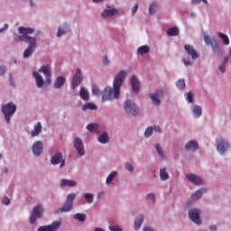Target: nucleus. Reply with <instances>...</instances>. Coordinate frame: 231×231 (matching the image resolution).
I'll list each match as a JSON object with an SVG mask.
<instances>
[{
    "mask_svg": "<svg viewBox=\"0 0 231 231\" xmlns=\"http://www.w3.org/2000/svg\"><path fill=\"white\" fill-rule=\"evenodd\" d=\"M127 73L125 70H121L114 79L113 88L106 87L102 94L103 102L113 101L120 97V88L124 85Z\"/></svg>",
    "mask_w": 231,
    "mask_h": 231,
    "instance_id": "1",
    "label": "nucleus"
},
{
    "mask_svg": "<svg viewBox=\"0 0 231 231\" xmlns=\"http://www.w3.org/2000/svg\"><path fill=\"white\" fill-rule=\"evenodd\" d=\"M18 32L22 34L18 37V41L29 44L27 49L23 51V59H28V57L35 51V48H37V39L28 36L33 33L35 30L28 27H19Z\"/></svg>",
    "mask_w": 231,
    "mask_h": 231,
    "instance_id": "2",
    "label": "nucleus"
},
{
    "mask_svg": "<svg viewBox=\"0 0 231 231\" xmlns=\"http://www.w3.org/2000/svg\"><path fill=\"white\" fill-rule=\"evenodd\" d=\"M15 111H17V106L14 103H7L2 106V113L5 115L7 124H10V118L15 115Z\"/></svg>",
    "mask_w": 231,
    "mask_h": 231,
    "instance_id": "3",
    "label": "nucleus"
},
{
    "mask_svg": "<svg viewBox=\"0 0 231 231\" xmlns=\"http://www.w3.org/2000/svg\"><path fill=\"white\" fill-rule=\"evenodd\" d=\"M124 107L125 113H127V115H131L132 116H136V115L140 113V109L132 100H126L125 102Z\"/></svg>",
    "mask_w": 231,
    "mask_h": 231,
    "instance_id": "4",
    "label": "nucleus"
},
{
    "mask_svg": "<svg viewBox=\"0 0 231 231\" xmlns=\"http://www.w3.org/2000/svg\"><path fill=\"white\" fill-rule=\"evenodd\" d=\"M73 201H75V194L70 193L68 195L65 204L61 208L56 211V214H60V212H69L73 208Z\"/></svg>",
    "mask_w": 231,
    "mask_h": 231,
    "instance_id": "5",
    "label": "nucleus"
},
{
    "mask_svg": "<svg viewBox=\"0 0 231 231\" xmlns=\"http://www.w3.org/2000/svg\"><path fill=\"white\" fill-rule=\"evenodd\" d=\"M42 205H37L33 208L32 213L30 217V223L31 225H33L37 219L42 217Z\"/></svg>",
    "mask_w": 231,
    "mask_h": 231,
    "instance_id": "6",
    "label": "nucleus"
},
{
    "mask_svg": "<svg viewBox=\"0 0 231 231\" xmlns=\"http://www.w3.org/2000/svg\"><path fill=\"white\" fill-rule=\"evenodd\" d=\"M201 215V210L198 208H191L189 211V217L193 221V223H196V225H201V217L199 216Z\"/></svg>",
    "mask_w": 231,
    "mask_h": 231,
    "instance_id": "7",
    "label": "nucleus"
},
{
    "mask_svg": "<svg viewBox=\"0 0 231 231\" xmlns=\"http://www.w3.org/2000/svg\"><path fill=\"white\" fill-rule=\"evenodd\" d=\"M203 37H204V42L208 46H211L214 53H216L217 50H219V44H217V42L216 41V39L210 38V36H208V34H204Z\"/></svg>",
    "mask_w": 231,
    "mask_h": 231,
    "instance_id": "8",
    "label": "nucleus"
},
{
    "mask_svg": "<svg viewBox=\"0 0 231 231\" xmlns=\"http://www.w3.org/2000/svg\"><path fill=\"white\" fill-rule=\"evenodd\" d=\"M40 73H43L46 78V84H51V67L44 65L39 69Z\"/></svg>",
    "mask_w": 231,
    "mask_h": 231,
    "instance_id": "9",
    "label": "nucleus"
},
{
    "mask_svg": "<svg viewBox=\"0 0 231 231\" xmlns=\"http://www.w3.org/2000/svg\"><path fill=\"white\" fill-rule=\"evenodd\" d=\"M228 149H230V143L225 139H221L217 144V151H218L220 154H225Z\"/></svg>",
    "mask_w": 231,
    "mask_h": 231,
    "instance_id": "10",
    "label": "nucleus"
},
{
    "mask_svg": "<svg viewBox=\"0 0 231 231\" xmlns=\"http://www.w3.org/2000/svg\"><path fill=\"white\" fill-rule=\"evenodd\" d=\"M51 163L52 165H59L60 163V168L62 169L66 165V160H62V153H56L51 157Z\"/></svg>",
    "mask_w": 231,
    "mask_h": 231,
    "instance_id": "11",
    "label": "nucleus"
},
{
    "mask_svg": "<svg viewBox=\"0 0 231 231\" xmlns=\"http://www.w3.org/2000/svg\"><path fill=\"white\" fill-rule=\"evenodd\" d=\"M184 50H185L186 53L189 57H191V59H193V60H196V59H199V54L198 53V51H196V49H194V46H192L190 44H185Z\"/></svg>",
    "mask_w": 231,
    "mask_h": 231,
    "instance_id": "12",
    "label": "nucleus"
},
{
    "mask_svg": "<svg viewBox=\"0 0 231 231\" xmlns=\"http://www.w3.org/2000/svg\"><path fill=\"white\" fill-rule=\"evenodd\" d=\"M58 228H60V221H54L48 226H41L38 231H56Z\"/></svg>",
    "mask_w": 231,
    "mask_h": 231,
    "instance_id": "13",
    "label": "nucleus"
},
{
    "mask_svg": "<svg viewBox=\"0 0 231 231\" xmlns=\"http://www.w3.org/2000/svg\"><path fill=\"white\" fill-rule=\"evenodd\" d=\"M74 147L76 151H78L79 156H84L86 152H84V143L80 138H74Z\"/></svg>",
    "mask_w": 231,
    "mask_h": 231,
    "instance_id": "14",
    "label": "nucleus"
},
{
    "mask_svg": "<svg viewBox=\"0 0 231 231\" xmlns=\"http://www.w3.org/2000/svg\"><path fill=\"white\" fill-rule=\"evenodd\" d=\"M82 82V71L80 69H77L76 74L74 75L72 79V87L73 88H79L80 86V83Z\"/></svg>",
    "mask_w": 231,
    "mask_h": 231,
    "instance_id": "15",
    "label": "nucleus"
},
{
    "mask_svg": "<svg viewBox=\"0 0 231 231\" xmlns=\"http://www.w3.org/2000/svg\"><path fill=\"white\" fill-rule=\"evenodd\" d=\"M162 95H163V90H158L157 92L149 95V98H151L153 106H160V97H162Z\"/></svg>",
    "mask_w": 231,
    "mask_h": 231,
    "instance_id": "16",
    "label": "nucleus"
},
{
    "mask_svg": "<svg viewBox=\"0 0 231 231\" xmlns=\"http://www.w3.org/2000/svg\"><path fill=\"white\" fill-rule=\"evenodd\" d=\"M44 147V144L41 141H37L32 145V152L34 156H41L42 154V149Z\"/></svg>",
    "mask_w": 231,
    "mask_h": 231,
    "instance_id": "17",
    "label": "nucleus"
},
{
    "mask_svg": "<svg viewBox=\"0 0 231 231\" xmlns=\"http://www.w3.org/2000/svg\"><path fill=\"white\" fill-rule=\"evenodd\" d=\"M130 84L132 86V89L134 93H139L140 91V80L136 76L133 75L130 79Z\"/></svg>",
    "mask_w": 231,
    "mask_h": 231,
    "instance_id": "18",
    "label": "nucleus"
},
{
    "mask_svg": "<svg viewBox=\"0 0 231 231\" xmlns=\"http://www.w3.org/2000/svg\"><path fill=\"white\" fill-rule=\"evenodd\" d=\"M186 178L189 181H190L191 183H194V185L203 184V180L200 177L196 176L194 174H189L186 176Z\"/></svg>",
    "mask_w": 231,
    "mask_h": 231,
    "instance_id": "19",
    "label": "nucleus"
},
{
    "mask_svg": "<svg viewBox=\"0 0 231 231\" xmlns=\"http://www.w3.org/2000/svg\"><path fill=\"white\" fill-rule=\"evenodd\" d=\"M32 75L36 80L37 88H42V86H44V79H42V76H41L37 71H33Z\"/></svg>",
    "mask_w": 231,
    "mask_h": 231,
    "instance_id": "20",
    "label": "nucleus"
},
{
    "mask_svg": "<svg viewBox=\"0 0 231 231\" xmlns=\"http://www.w3.org/2000/svg\"><path fill=\"white\" fill-rule=\"evenodd\" d=\"M60 185L61 188H64V187H77V181L63 179V180H61Z\"/></svg>",
    "mask_w": 231,
    "mask_h": 231,
    "instance_id": "21",
    "label": "nucleus"
},
{
    "mask_svg": "<svg viewBox=\"0 0 231 231\" xmlns=\"http://www.w3.org/2000/svg\"><path fill=\"white\" fill-rule=\"evenodd\" d=\"M102 17H113V15H118V11L115 8L106 9L101 14Z\"/></svg>",
    "mask_w": 231,
    "mask_h": 231,
    "instance_id": "22",
    "label": "nucleus"
},
{
    "mask_svg": "<svg viewBox=\"0 0 231 231\" xmlns=\"http://www.w3.org/2000/svg\"><path fill=\"white\" fill-rule=\"evenodd\" d=\"M87 129L90 133H97V134L101 133L100 125H98L97 124H93L92 123V124L87 125Z\"/></svg>",
    "mask_w": 231,
    "mask_h": 231,
    "instance_id": "23",
    "label": "nucleus"
},
{
    "mask_svg": "<svg viewBox=\"0 0 231 231\" xmlns=\"http://www.w3.org/2000/svg\"><path fill=\"white\" fill-rule=\"evenodd\" d=\"M65 83H66V79L62 76H60L55 80L54 88L56 89H60V88H62V86H64Z\"/></svg>",
    "mask_w": 231,
    "mask_h": 231,
    "instance_id": "24",
    "label": "nucleus"
},
{
    "mask_svg": "<svg viewBox=\"0 0 231 231\" xmlns=\"http://www.w3.org/2000/svg\"><path fill=\"white\" fill-rule=\"evenodd\" d=\"M41 131H42V125H41V122H38L37 125H34V130L31 132V136H39V134H41Z\"/></svg>",
    "mask_w": 231,
    "mask_h": 231,
    "instance_id": "25",
    "label": "nucleus"
},
{
    "mask_svg": "<svg viewBox=\"0 0 231 231\" xmlns=\"http://www.w3.org/2000/svg\"><path fill=\"white\" fill-rule=\"evenodd\" d=\"M199 148L198 142L196 141H189L186 145L185 149L186 151H197Z\"/></svg>",
    "mask_w": 231,
    "mask_h": 231,
    "instance_id": "26",
    "label": "nucleus"
},
{
    "mask_svg": "<svg viewBox=\"0 0 231 231\" xmlns=\"http://www.w3.org/2000/svg\"><path fill=\"white\" fill-rule=\"evenodd\" d=\"M68 32H69V27L67 24H64L63 26L59 27L57 37H62V35H65Z\"/></svg>",
    "mask_w": 231,
    "mask_h": 231,
    "instance_id": "27",
    "label": "nucleus"
},
{
    "mask_svg": "<svg viewBox=\"0 0 231 231\" xmlns=\"http://www.w3.org/2000/svg\"><path fill=\"white\" fill-rule=\"evenodd\" d=\"M167 35L169 37H176V35H180V29L178 27H171L167 30Z\"/></svg>",
    "mask_w": 231,
    "mask_h": 231,
    "instance_id": "28",
    "label": "nucleus"
},
{
    "mask_svg": "<svg viewBox=\"0 0 231 231\" xmlns=\"http://www.w3.org/2000/svg\"><path fill=\"white\" fill-rule=\"evenodd\" d=\"M193 115L196 118H199V116L203 115V109L201 108V106L195 105L193 106Z\"/></svg>",
    "mask_w": 231,
    "mask_h": 231,
    "instance_id": "29",
    "label": "nucleus"
},
{
    "mask_svg": "<svg viewBox=\"0 0 231 231\" xmlns=\"http://www.w3.org/2000/svg\"><path fill=\"white\" fill-rule=\"evenodd\" d=\"M205 192H207L206 189H200L199 190H197L193 195H192V199L193 201H196V199H199V198H201V196H203V194H205Z\"/></svg>",
    "mask_w": 231,
    "mask_h": 231,
    "instance_id": "30",
    "label": "nucleus"
},
{
    "mask_svg": "<svg viewBox=\"0 0 231 231\" xmlns=\"http://www.w3.org/2000/svg\"><path fill=\"white\" fill-rule=\"evenodd\" d=\"M79 97L82 98V100H85L86 102L89 100V93H88V90H86L84 88H80Z\"/></svg>",
    "mask_w": 231,
    "mask_h": 231,
    "instance_id": "31",
    "label": "nucleus"
},
{
    "mask_svg": "<svg viewBox=\"0 0 231 231\" xmlns=\"http://www.w3.org/2000/svg\"><path fill=\"white\" fill-rule=\"evenodd\" d=\"M98 142L100 143H107L109 142V136L107 135V133H103L98 136Z\"/></svg>",
    "mask_w": 231,
    "mask_h": 231,
    "instance_id": "32",
    "label": "nucleus"
},
{
    "mask_svg": "<svg viewBox=\"0 0 231 231\" xmlns=\"http://www.w3.org/2000/svg\"><path fill=\"white\" fill-rule=\"evenodd\" d=\"M160 178L162 181H166L169 179V173L167 172V169L162 168L160 171Z\"/></svg>",
    "mask_w": 231,
    "mask_h": 231,
    "instance_id": "33",
    "label": "nucleus"
},
{
    "mask_svg": "<svg viewBox=\"0 0 231 231\" xmlns=\"http://www.w3.org/2000/svg\"><path fill=\"white\" fill-rule=\"evenodd\" d=\"M88 109L95 111L97 109V105L93 103H87L82 106V111H88Z\"/></svg>",
    "mask_w": 231,
    "mask_h": 231,
    "instance_id": "34",
    "label": "nucleus"
},
{
    "mask_svg": "<svg viewBox=\"0 0 231 231\" xmlns=\"http://www.w3.org/2000/svg\"><path fill=\"white\" fill-rule=\"evenodd\" d=\"M218 37L222 39L224 44L226 46H228L230 44V40L228 39V36L226 34H224L223 32H217Z\"/></svg>",
    "mask_w": 231,
    "mask_h": 231,
    "instance_id": "35",
    "label": "nucleus"
},
{
    "mask_svg": "<svg viewBox=\"0 0 231 231\" xmlns=\"http://www.w3.org/2000/svg\"><path fill=\"white\" fill-rule=\"evenodd\" d=\"M150 48H149V46H147V45H143V46H141V47H139L138 49H137V52L140 54V55H143L144 53H149V51H150Z\"/></svg>",
    "mask_w": 231,
    "mask_h": 231,
    "instance_id": "36",
    "label": "nucleus"
},
{
    "mask_svg": "<svg viewBox=\"0 0 231 231\" xmlns=\"http://www.w3.org/2000/svg\"><path fill=\"white\" fill-rule=\"evenodd\" d=\"M73 217L80 222L86 221V214H83V213L75 214L73 215Z\"/></svg>",
    "mask_w": 231,
    "mask_h": 231,
    "instance_id": "37",
    "label": "nucleus"
},
{
    "mask_svg": "<svg viewBox=\"0 0 231 231\" xmlns=\"http://www.w3.org/2000/svg\"><path fill=\"white\" fill-rule=\"evenodd\" d=\"M156 152H158L159 156L164 160L165 159V153H163V150H162V146H160L159 143L155 144Z\"/></svg>",
    "mask_w": 231,
    "mask_h": 231,
    "instance_id": "38",
    "label": "nucleus"
},
{
    "mask_svg": "<svg viewBox=\"0 0 231 231\" xmlns=\"http://www.w3.org/2000/svg\"><path fill=\"white\" fill-rule=\"evenodd\" d=\"M116 171H112L106 178V184L109 185V183H111V181H113V180H115V178H116Z\"/></svg>",
    "mask_w": 231,
    "mask_h": 231,
    "instance_id": "39",
    "label": "nucleus"
},
{
    "mask_svg": "<svg viewBox=\"0 0 231 231\" xmlns=\"http://www.w3.org/2000/svg\"><path fill=\"white\" fill-rule=\"evenodd\" d=\"M143 223V217L141 216L138 219V221L134 222V228L135 230H138L142 226V224Z\"/></svg>",
    "mask_w": 231,
    "mask_h": 231,
    "instance_id": "40",
    "label": "nucleus"
},
{
    "mask_svg": "<svg viewBox=\"0 0 231 231\" xmlns=\"http://www.w3.org/2000/svg\"><path fill=\"white\" fill-rule=\"evenodd\" d=\"M176 86L179 89H185V79H179Z\"/></svg>",
    "mask_w": 231,
    "mask_h": 231,
    "instance_id": "41",
    "label": "nucleus"
},
{
    "mask_svg": "<svg viewBox=\"0 0 231 231\" xmlns=\"http://www.w3.org/2000/svg\"><path fill=\"white\" fill-rule=\"evenodd\" d=\"M84 199H86L87 203H93V194L86 193L84 195Z\"/></svg>",
    "mask_w": 231,
    "mask_h": 231,
    "instance_id": "42",
    "label": "nucleus"
},
{
    "mask_svg": "<svg viewBox=\"0 0 231 231\" xmlns=\"http://www.w3.org/2000/svg\"><path fill=\"white\" fill-rule=\"evenodd\" d=\"M152 126H149L148 128H146L145 132H144V136L145 138H149V136L152 135Z\"/></svg>",
    "mask_w": 231,
    "mask_h": 231,
    "instance_id": "43",
    "label": "nucleus"
},
{
    "mask_svg": "<svg viewBox=\"0 0 231 231\" xmlns=\"http://www.w3.org/2000/svg\"><path fill=\"white\" fill-rule=\"evenodd\" d=\"M186 100L192 104L194 102V96H192V92L186 93Z\"/></svg>",
    "mask_w": 231,
    "mask_h": 231,
    "instance_id": "44",
    "label": "nucleus"
},
{
    "mask_svg": "<svg viewBox=\"0 0 231 231\" xmlns=\"http://www.w3.org/2000/svg\"><path fill=\"white\" fill-rule=\"evenodd\" d=\"M92 93L96 96L100 95V89L98 88V87H97V85L92 86Z\"/></svg>",
    "mask_w": 231,
    "mask_h": 231,
    "instance_id": "45",
    "label": "nucleus"
},
{
    "mask_svg": "<svg viewBox=\"0 0 231 231\" xmlns=\"http://www.w3.org/2000/svg\"><path fill=\"white\" fill-rule=\"evenodd\" d=\"M109 230H111V231H123L122 227H120L119 226H116V225H110L109 226Z\"/></svg>",
    "mask_w": 231,
    "mask_h": 231,
    "instance_id": "46",
    "label": "nucleus"
},
{
    "mask_svg": "<svg viewBox=\"0 0 231 231\" xmlns=\"http://www.w3.org/2000/svg\"><path fill=\"white\" fill-rule=\"evenodd\" d=\"M156 4H151L149 6V14H154L156 12Z\"/></svg>",
    "mask_w": 231,
    "mask_h": 231,
    "instance_id": "47",
    "label": "nucleus"
},
{
    "mask_svg": "<svg viewBox=\"0 0 231 231\" xmlns=\"http://www.w3.org/2000/svg\"><path fill=\"white\" fill-rule=\"evenodd\" d=\"M204 3L205 5H208V0H191V5H199V3Z\"/></svg>",
    "mask_w": 231,
    "mask_h": 231,
    "instance_id": "48",
    "label": "nucleus"
},
{
    "mask_svg": "<svg viewBox=\"0 0 231 231\" xmlns=\"http://www.w3.org/2000/svg\"><path fill=\"white\" fill-rule=\"evenodd\" d=\"M125 169L126 171H129V172H133L134 169L133 168V165L130 162H125Z\"/></svg>",
    "mask_w": 231,
    "mask_h": 231,
    "instance_id": "49",
    "label": "nucleus"
},
{
    "mask_svg": "<svg viewBox=\"0 0 231 231\" xmlns=\"http://www.w3.org/2000/svg\"><path fill=\"white\" fill-rule=\"evenodd\" d=\"M147 199L152 200V203H154V201H156V198L154 197V194L150 193L147 195Z\"/></svg>",
    "mask_w": 231,
    "mask_h": 231,
    "instance_id": "50",
    "label": "nucleus"
},
{
    "mask_svg": "<svg viewBox=\"0 0 231 231\" xmlns=\"http://www.w3.org/2000/svg\"><path fill=\"white\" fill-rule=\"evenodd\" d=\"M2 202L3 205H10V199L8 197H5Z\"/></svg>",
    "mask_w": 231,
    "mask_h": 231,
    "instance_id": "51",
    "label": "nucleus"
},
{
    "mask_svg": "<svg viewBox=\"0 0 231 231\" xmlns=\"http://www.w3.org/2000/svg\"><path fill=\"white\" fill-rule=\"evenodd\" d=\"M226 66L224 63H222L221 65H219V71H221L222 73H225V71H226Z\"/></svg>",
    "mask_w": 231,
    "mask_h": 231,
    "instance_id": "52",
    "label": "nucleus"
},
{
    "mask_svg": "<svg viewBox=\"0 0 231 231\" xmlns=\"http://www.w3.org/2000/svg\"><path fill=\"white\" fill-rule=\"evenodd\" d=\"M182 61H183V64L186 66H192V62L187 59H183Z\"/></svg>",
    "mask_w": 231,
    "mask_h": 231,
    "instance_id": "53",
    "label": "nucleus"
},
{
    "mask_svg": "<svg viewBox=\"0 0 231 231\" xmlns=\"http://www.w3.org/2000/svg\"><path fill=\"white\" fill-rule=\"evenodd\" d=\"M103 64H104V66H107V64H109V60H108L107 56H104Z\"/></svg>",
    "mask_w": 231,
    "mask_h": 231,
    "instance_id": "54",
    "label": "nucleus"
},
{
    "mask_svg": "<svg viewBox=\"0 0 231 231\" xmlns=\"http://www.w3.org/2000/svg\"><path fill=\"white\" fill-rule=\"evenodd\" d=\"M152 129L155 133H162V128L159 125H154Z\"/></svg>",
    "mask_w": 231,
    "mask_h": 231,
    "instance_id": "55",
    "label": "nucleus"
},
{
    "mask_svg": "<svg viewBox=\"0 0 231 231\" xmlns=\"http://www.w3.org/2000/svg\"><path fill=\"white\" fill-rule=\"evenodd\" d=\"M136 12H138V5H134V8L132 9L133 15H134V14H136Z\"/></svg>",
    "mask_w": 231,
    "mask_h": 231,
    "instance_id": "56",
    "label": "nucleus"
},
{
    "mask_svg": "<svg viewBox=\"0 0 231 231\" xmlns=\"http://www.w3.org/2000/svg\"><path fill=\"white\" fill-rule=\"evenodd\" d=\"M6 30H8V25L5 23V26H4V28H0V33H1L2 32L6 31Z\"/></svg>",
    "mask_w": 231,
    "mask_h": 231,
    "instance_id": "57",
    "label": "nucleus"
},
{
    "mask_svg": "<svg viewBox=\"0 0 231 231\" xmlns=\"http://www.w3.org/2000/svg\"><path fill=\"white\" fill-rule=\"evenodd\" d=\"M228 59H229V57H228V56H225V57H224V60H223V63H222V64L226 65V63L228 62Z\"/></svg>",
    "mask_w": 231,
    "mask_h": 231,
    "instance_id": "58",
    "label": "nucleus"
},
{
    "mask_svg": "<svg viewBox=\"0 0 231 231\" xmlns=\"http://www.w3.org/2000/svg\"><path fill=\"white\" fill-rule=\"evenodd\" d=\"M143 231H154V229H152V227L146 226L143 228Z\"/></svg>",
    "mask_w": 231,
    "mask_h": 231,
    "instance_id": "59",
    "label": "nucleus"
},
{
    "mask_svg": "<svg viewBox=\"0 0 231 231\" xmlns=\"http://www.w3.org/2000/svg\"><path fill=\"white\" fill-rule=\"evenodd\" d=\"M0 75H5V68L0 67Z\"/></svg>",
    "mask_w": 231,
    "mask_h": 231,
    "instance_id": "60",
    "label": "nucleus"
},
{
    "mask_svg": "<svg viewBox=\"0 0 231 231\" xmlns=\"http://www.w3.org/2000/svg\"><path fill=\"white\" fill-rule=\"evenodd\" d=\"M209 228H210L211 231H216L217 229V226H211Z\"/></svg>",
    "mask_w": 231,
    "mask_h": 231,
    "instance_id": "61",
    "label": "nucleus"
},
{
    "mask_svg": "<svg viewBox=\"0 0 231 231\" xmlns=\"http://www.w3.org/2000/svg\"><path fill=\"white\" fill-rule=\"evenodd\" d=\"M4 172H5V174H8V167L4 168Z\"/></svg>",
    "mask_w": 231,
    "mask_h": 231,
    "instance_id": "62",
    "label": "nucleus"
},
{
    "mask_svg": "<svg viewBox=\"0 0 231 231\" xmlns=\"http://www.w3.org/2000/svg\"><path fill=\"white\" fill-rule=\"evenodd\" d=\"M104 0H93L94 3H102Z\"/></svg>",
    "mask_w": 231,
    "mask_h": 231,
    "instance_id": "63",
    "label": "nucleus"
},
{
    "mask_svg": "<svg viewBox=\"0 0 231 231\" xmlns=\"http://www.w3.org/2000/svg\"><path fill=\"white\" fill-rule=\"evenodd\" d=\"M1 158H3V153H0V160H1Z\"/></svg>",
    "mask_w": 231,
    "mask_h": 231,
    "instance_id": "64",
    "label": "nucleus"
}]
</instances>
